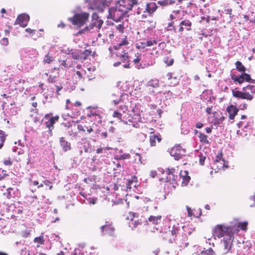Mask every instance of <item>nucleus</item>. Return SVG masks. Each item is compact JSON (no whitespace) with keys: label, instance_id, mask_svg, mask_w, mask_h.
I'll use <instances>...</instances> for the list:
<instances>
[{"label":"nucleus","instance_id":"obj_1","mask_svg":"<svg viewBox=\"0 0 255 255\" xmlns=\"http://www.w3.org/2000/svg\"><path fill=\"white\" fill-rule=\"evenodd\" d=\"M239 231V229H234L232 226L218 225L215 227L213 235L215 238L217 237L219 239L224 237V239H227L228 238H232L234 237L233 233L235 232L238 233Z\"/></svg>","mask_w":255,"mask_h":255},{"label":"nucleus","instance_id":"obj_2","mask_svg":"<svg viewBox=\"0 0 255 255\" xmlns=\"http://www.w3.org/2000/svg\"><path fill=\"white\" fill-rule=\"evenodd\" d=\"M242 91L233 90L232 94L234 97L241 99L252 100L254 98L253 94L255 93V86L248 85L242 89Z\"/></svg>","mask_w":255,"mask_h":255},{"label":"nucleus","instance_id":"obj_3","mask_svg":"<svg viewBox=\"0 0 255 255\" xmlns=\"http://www.w3.org/2000/svg\"><path fill=\"white\" fill-rule=\"evenodd\" d=\"M109 16L108 18H111L116 22H118L123 19L125 14L127 13L125 11H123L121 7H118V5L115 7L111 8L109 9Z\"/></svg>","mask_w":255,"mask_h":255},{"label":"nucleus","instance_id":"obj_4","mask_svg":"<svg viewBox=\"0 0 255 255\" xmlns=\"http://www.w3.org/2000/svg\"><path fill=\"white\" fill-rule=\"evenodd\" d=\"M102 112L97 107H88L86 108L87 117L93 119L95 122L99 124L102 123Z\"/></svg>","mask_w":255,"mask_h":255},{"label":"nucleus","instance_id":"obj_5","mask_svg":"<svg viewBox=\"0 0 255 255\" xmlns=\"http://www.w3.org/2000/svg\"><path fill=\"white\" fill-rule=\"evenodd\" d=\"M195 235V231L194 229L189 228L188 226H183V230L182 232L179 242L181 244H185L187 247L189 243L186 242L188 240H191Z\"/></svg>","mask_w":255,"mask_h":255},{"label":"nucleus","instance_id":"obj_6","mask_svg":"<svg viewBox=\"0 0 255 255\" xmlns=\"http://www.w3.org/2000/svg\"><path fill=\"white\" fill-rule=\"evenodd\" d=\"M89 17L88 13L84 12L75 14L73 17L68 18V20L74 25L81 27L88 20Z\"/></svg>","mask_w":255,"mask_h":255},{"label":"nucleus","instance_id":"obj_7","mask_svg":"<svg viewBox=\"0 0 255 255\" xmlns=\"http://www.w3.org/2000/svg\"><path fill=\"white\" fill-rule=\"evenodd\" d=\"M170 155L174 157L175 159L179 160L183 156L185 155L186 149L183 148L180 144H175L169 150Z\"/></svg>","mask_w":255,"mask_h":255},{"label":"nucleus","instance_id":"obj_8","mask_svg":"<svg viewBox=\"0 0 255 255\" xmlns=\"http://www.w3.org/2000/svg\"><path fill=\"white\" fill-rule=\"evenodd\" d=\"M52 115V113L47 114L44 116L45 120L44 125L48 128L50 133H51L52 130L54 128V125L59 120V116L50 117Z\"/></svg>","mask_w":255,"mask_h":255},{"label":"nucleus","instance_id":"obj_9","mask_svg":"<svg viewBox=\"0 0 255 255\" xmlns=\"http://www.w3.org/2000/svg\"><path fill=\"white\" fill-rule=\"evenodd\" d=\"M137 0H119L117 4L118 7H121L123 9V11L127 13L133 5L137 4Z\"/></svg>","mask_w":255,"mask_h":255},{"label":"nucleus","instance_id":"obj_10","mask_svg":"<svg viewBox=\"0 0 255 255\" xmlns=\"http://www.w3.org/2000/svg\"><path fill=\"white\" fill-rule=\"evenodd\" d=\"M119 109L120 110H123V114L118 111H115L113 114V117L114 118H117L119 122H123L124 123H127L126 119L127 113L125 111V110L126 111L128 110L127 106L122 105L119 107Z\"/></svg>","mask_w":255,"mask_h":255},{"label":"nucleus","instance_id":"obj_11","mask_svg":"<svg viewBox=\"0 0 255 255\" xmlns=\"http://www.w3.org/2000/svg\"><path fill=\"white\" fill-rule=\"evenodd\" d=\"M175 169L173 168H168L166 170V177L165 179L162 178V180L165 179V181L166 182H169L170 183H174L176 181V179L178 177L177 175L175 174Z\"/></svg>","mask_w":255,"mask_h":255},{"label":"nucleus","instance_id":"obj_12","mask_svg":"<svg viewBox=\"0 0 255 255\" xmlns=\"http://www.w3.org/2000/svg\"><path fill=\"white\" fill-rule=\"evenodd\" d=\"M127 121L129 122V125H131L133 127L137 128L139 127L138 123L140 121L141 117L140 115L134 114L132 116L127 114Z\"/></svg>","mask_w":255,"mask_h":255},{"label":"nucleus","instance_id":"obj_13","mask_svg":"<svg viewBox=\"0 0 255 255\" xmlns=\"http://www.w3.org/2000/svg\"><path fill=\"white\" fill-rule=\"evenodd\" d=\"M169 231L171 232V234L175 236L177 238V240L179 241L183 230V226L180 227L178 223H175L172 225L171 228L170 226H169Z\"/></svg>","mask_w":255,"mask_h":255},{"label":"nucleus","instance_id":"obj_14","mask_svg":"<svg viewBox=\"0 0 255 255\" xmlns=\"http://www.w3.org/2000/svg\"><path fill=\"white\" fill-rule=\"evenodd\" d=\"M214 165L216 166L218 170L225 169V168L228 167L225 160L222 158V154L221 153L216 156Z\"/></svg>","mask_w":255,"mask_h":255},{"label":"nucleus","instance_id":"obj_15","mask_svg":"<svg viewBox=\"0 0 255 255\" xmlns=\"http://www.w3.org/2000/svg\"><path fill=\"white\" fill-rule=\"evenodd\" d=\"M162 216L161 215L150 216L147 220L145 221V225L147 226L154 225L156 226L161 223Z\"/></svg>","mask_w":255,"mask_h":255},{"label":"nucleus","instance_id":"obj_16","mask_svg":"<svg viewBox=\"0 0 255 255\" xmlns=\"http://www.w3.org/2000/svg\"><path fill=\"white\" fill-rule=\"evenodd\" d=\"M242 121H240L237 126L239 128H247L251 126L253 123V120L251 118L248 119L246 115H242L241 116Z\"/></svg>","mask_w":255,"mask_h":255},{"label":"nucleus","instance_id":"obj_17","mask_svg":"<svg viewBox=\"0 0 255 255\" xmlns=\"http://www.w3.org/2000/svg\"><path fill=\"white\" fill-rule=\"evenodd\" d=\"M102 231L104 235L110 236L115 235V229L111 224H106L101 227Z\"/></svg>","mask_w":255,"mask_h":255},{"label":"nucleus","instance_id":"obj_18","mask_svg":"<svg viewBox=\"0 0 255 255\" xmlns=\"http://www.w3.org/2000/svg\"><path fill=\"white\" fill-rule=\"evenodd\" d=\"M226 111L229 114V119L234 121L235 116L239 111V109L236 106L230 105L227 107Z\"/></svg>","mask_w":255,"mask_h":255},{"label":"nucleus","instance_id":"obj_19","mask_svg":"<svg viewBox=\"0 0 255 255\" xmlns=\"http://www.w3.org/2000/svg\"><path fill=\"white\" fill-rule=\"evenodd\" d=\"M29 20V16L26 14H21L18 16L16 19V22L22 27L27 26L28 22Z\"/></svg>","mask_w":255,"mask_h":255},{"label":"nucleus","instance_id":"obj_20","mask_svg":"<svg viewBox=\"0 0 255 255\" xmlns=\"http://www.w3.org/2000/svg\"><path fill=\"white\" fill-rule=\"evenodd\" d=\"M179 177L182 179V185L186 186L188 185L191 177L189 175V172L187 170H181L179 173Z\"/></svg>","mask_w":255,"mask_h":255},{"label":"nucleus","instance_id":"obj_21","mask_svg":"<svg viewBox=\"0 0 255 255\" xmlns=\"http://www.w3.org/2000/svg\"><path fill=\"white\" fill-rule=\"evenodd\" d=\"M78 129L80 131H82L85 133V135L87 134H90L91 132L93 131V128L90 126L87 125L85 123H81L78 125Z\"/></svg>","mask_w":255,"mask_h":255},{"label":"nucleus","instance_id":"obj_22","mask_svg":"<svg viewBox=\"0 0 255 255\" xmlns=\"http://www.w3.org/2000/svg\"><path fill=\"white\" fill-rule=\"evenodd\" d=\"M234 238V237H232V238H228L227 239H224L223 246L224 254H227L231 251Z\"/></svg>","mask_w":255,"mask_h":255},{"label":"nucleus","instance_id":"obj_23","mask_svg":"<svg viewBox=\"0 0 255 255\" xmlns=\"http://www.w3.org/2000/svg\"><path fill=\"white\" fill-rule=\"evenodd\" d=\"M100 130L99 129H94L93 131L90 134H87L85 139L91 140L92 141L96 142L98 140V137L100 136Z\"/></svg>","mask_w":255,"mask_h":255},{"label":"nucleus","instance_id":"obj_24","mask_svg":"<svg viewBox=\"0 0 255 255\" xmlns=\"http://www.w3.org/2000/svg\"><path fill=\"white\" fill-rule=\"evenodd\" d=\"M180 26L179 32H182L184 30L183 26L187 30L189 31L191 29L192 22L189 20L185 19L180 23Z\"/></svg>","mask_w":255,"mask_h":255},{"label":"nucleus","instance_id":"obj_25","mask_svg":"<svg viewBox=\"0 0 255 255\" xmlns=\"http://www.w3.org/2000/svg\"><path fill=\"white\" fill-rule=\"evenodd\" d=\"M244 76V75H243V73H242L239 75L233 74L231 75V79L234 81L235 83L242 84L245 81Z\"/></svg>","mask_w":255,"mask_h":255},{"label":"nucleus","instance_id":"obj_26","mask_svg":"<svg viewBox=\"0 0 255 255\" xmlns=\"http://www.w3.org/2000/svg\"><path fill=\"white\" fill-rule=\"evenodd\" d=\"M157 8L156 3L154 2H151L147 3L146 10L149 13H152L156 10Z\"/></svg>","mask_w":255,"mask_h":255},{"label":"nucleus","instance_id":"obj_27","mask_svg":"<svg viewBox=\"0 0 255 255\" xmlns=\"http://www.w3.org/2000/svg\"><path fill=\"white\" fill-rule=\"evenodd\" d=\"M159 86V81L158 79H151L147 84V87L150 89V88H158Z\"/></svg>","mask_w":255,"mask_h":255},{"label":"nucleus","instance_id":"obj_28","mask_svg":"<svg viewBox=\"0 0 255 255\" xmlns=\"http://www.w3.org/2000/svg\"><path fill=\"white\" fill-rule=\"evenodd\" d=\"M33 242L37 244L36 247L39 248L41 245L44 244L45 240L43 236L41 235L39 237H35L33 240Z\"/></svg>","mask_w":255,"mask_h":255},{"label":"nucleus","instance_id":"obj_29","mask_svg":"<svg viewBox=\"0 0 255 255\" xmlns=\"http://www.w3.org/2000/svg\"><path fill=\"white\" fill-rule=\"evenodd\" d=\"M137 183V178L135 176L132 177L131 179H129L128 181V183L126 185L127 189H131V186L136 187Z\"/></svg>","mask_w":255,"mask_h":255},{"label":"nucleus","instance_id":"obj_30","mask_svg":"<svg viewBox=\"0 0 255 255\" xmlns=\"http://www.w3.org/2000/svg\"><path fill=\"white\" fill-rule=\"evenodd\" d=\"M161 141V137L159 134L156 135H151L150 136V143H156V142H160Z\"/></svg>","mask_w":255,"mask_h":255},{"label":"nucleus","instance_id":"obj_31","mask_svg":"<svg viewBox=\"0 0 255 255\" xmlns=\"http://www.w3.org/2000/svg\"><path fill=\"white\" fill-rule=\"evenodd\" d=\"M235 64L237 70L239 72L244 73L246 71V68L242 64L241 62L237 61Z\"/></svg>","mask_w":255,"mask_h":255},{"label":"nucleus","instance_id":"obj_32","mask_svg":"<svg viewBox=\"0 0 255 255\" xmlns=\"http://www.w3.org/2000/svg\"><path fill=\"white\" fill-rule=\"evenodd\" d=\"M145 219L142 216L140 217V218H138L137 220H134L132 221V224L134 225V227H137L139 225H141L143 223H145Z\"/></svg>","mask_w":255,"mask_h":255},{"label":"nucleus","instance_id":"obj_33","mask_svg":"<svg viewBox=\"0 0 255 255\" xmlns=\"http://www.w3.org/2000/svg\"><path fill=\"white\" fill-rule=\"evenodd\" d=\"M198 255H216L215 253L211 248L202 251Z\"/></svg>","mask_w":255,"mask_h":255},{"label":"nucleus","instance_id":"obj_34","mask_svg":"<svg viewBox=\"0 0 255 255\" xmlns=\"http://www.w3.org/2000/svg\"><path fill=\"white\" fill-rule=\"evenodd\" d=\"M248 223L247 222H240L238 224V228L246 231L247 230Z\"/></svg>","mask_w":255,"mask_h":255},{"label":"nucleus","instance_id":"obj_35","mask_svg":"<svg viewBox=\"0 0 255 255\" xmlns=\"http://www.w3.org/2000/svg\"><path fill=\"white\" fill-rule=\"evenodd\" d=\"M54 60V59L52 56L49 55V54H47L44 58L43 62L44 63L49 64L53 62Z\"/></svg>","mask_w":255,"mask_h":255},{"label":"nucleus","instance_id":"obj_36","mask_svg":"<svg viewBox=\"0 0 255 255\" xmlns=\"http://www.w3.org/2000/svg\"><path fill=\"white\" fill-rule=\"evenodd\" d=\"M164 62L168 66L173 65L174 59L173 58H169L168 56L165 57L164 58Z\"/></svg>","mask_w":255,"mask_h":255},{"label":"nucleus","instance_id":"obj_37","mask_svg":"<svg viewBox=\"0 0 255 255\" xmlns=\"http://www.w3.org/2000/svg\"><path fill=\"white\" fill-rule=\"evenodd\" d=\"M186 209H187V212H188V217H192V216H193V217H198V216H196L194 213H193V210L189 207H188V206H186ZM201 212L200 211V213H199V216H201Z\"/></svg>","mask_w":255,"mask_h":255},{"label":"nucleus","instance_id":"obj_38","mask_svg":"<svg viewBox=\"0 0 255 255\" xmlns=\"http://www.w3.org/2000/svg\"><path fill=\"white\" fill-rule=\"evenodd\" d=\"M225 117L222 115L220 118H217L215 119V123L216 124L218 125L222 124L225 120Z\"/></svg>","mask_w":255,"mask_h":255},{"label":"nucleus","instance_id":"obj_39","mask_svg":"<svg viewBox=\"0 0 255 255\" xmlns=\"http://www.w3.org/2000/svg\"><path fill=\"white\" fill-rule=\"evenodd\" d=\"M137 49H144L146 47V42H138L135 44Z\"/></svg>","mask_w":255,"mask_h":255},{"label":"nucleus","instance_id":"obj_40","mask_svg":"<svg viewBox=\"0 0 255 255\" xmlns=\"http://www.w3.org/2000/svg\"><path fill=\"white\" fill-rule=\"evenodd\" d=\"M199 137L201 142H203L207 143L209 142L208 140H207V136L204 133H200Z\"/></svg>","mask_w":255,"mask_h":255},{"label":"nucleus","instance_id":"obj_41","mask_svg":"<svg viewBox=\"0 0 255 255\" xmlns=\"http://www.w3.org/2000/svg\"><path fill=\"white\" fill-rule=\"evenodd\" d=\"M121 58L123 62H125L126 61L129 62V56L127 52H125L123 54H122Z\"/></svg>","mask_w":255,"mask_h":255},{"label":"nucleus","instance_id":"obj_42","mask_svg":"<svg viewBox=\"0 0 255 255\" xmlns=\"http://www.w3.org/2000/svg\"><path fill=\"white\" fill-rule=\"evenodd\" d=\"M140 61V58L139 56H137L136 58L133 60V62L135 64H136L135 67L139 69L140 67L141 66V64L139 63Z\"/></svg>","mask_w":255,"mask_h":255},{"label":"nucleus","instance_id":"obj_43","mask_svg":"<svg viewBox=\"0 0 255 255\" xmlns=\"http://www.w3.org/2000/svg\"><path fill=\"white\" fill-rule=\"evenodd\" d=\"M12 191H13V189L11 188H9L7 189L6 192L3 193V195H5L7 198L10 199L12 197Z\"/></svg>","mask_w":255,"mask_h":255},{"label":"nucleus","instance_id":"obj_44","mask_svg":"<svg viewBox=\"0 0 255 255\" xmlns=\"http://www.w3.org/2000/svg\"><path fill=\"white\" fill-rule=\"evenodd\" d=\"M57 77H58V76H57L56 75H50L49 76V77L48 79V81L49 83H54L56 82V79L57 78Z\"/></svg>","mask_w":255,"mask_h":255},{"label":"nucleus","instance_id":"obj_45","mask_svg":"<svg viewBox=\"0 0 255 255\" xmlns=\"http://www.w3.org/2000/svg\"><path fill=\"white\" fill-rule=\"evenodd\" d=\"M75 72L76 74L78 76L79 79L80 80L83 78V73L85 74L86 71L83 69H81V70L76 71Z\"/></svg>","mask_w":255,"mask_h":255},{"label":"nucleus","instance_id":"obj_46","mask_svg":"<svg viewBox=\"0 0 255 255\" xmlns=\"http://www.w3.org/2000/svg\"><path fill=\"white\" fill-rule=\"evenodd\" d=\"M99 135H100V136H99V137H98V140L105 139V138L110 136L109 135H108L107 132H100Z\"/></svg>","mask_w":255,"mask_h":255},{"label":"nucleus","instance_id":"obj_47","mask_svg":"<svg viewBox=\"0 0 255 255\" xmlns=\"http://www.w3.org/2000/svg\"><path fill=\"white\" fill-rule=\"evenodd\" d=\"M130 155L128 154H124L123 155H120V156L117 155L116 156V158L121 160V159H128L129 158Z\"/></svg>","mask_w":255,"mask_h":255},{"label":"nucleus","instance_id":"obj_48","mask_svg":"<svg viewBox=\"0 0 255 255\" xmlns=\"http://www.w3.org/2000/svg\"><path fill=\"white\" fill-rule=\"evenodd\" d=\"M199 164L201 165H203L204 164L205 160H206V158L205 156H203L201 153H200V154L199 155Z\"/></svg>","mask_w":255,"mask_h":255},{"label":"nucleus","instance_id":"obj_49","mask_svg":"<svg viewBox=\"0 0 255 255\" xmlns=\"http://www.w3.org/2000/svg\"><path fill=\"white\" fill-rule=\"evenodd\" d=\"M180 13V11L178 10H174L172 13L170 14V17L171 20L175 19L176 18L178 14Z\"/></svg>","mask_w":255,"mask_h":255},{"label":"nucleus","instance_id":"obj_50","mask_svg":"<svg viewBox=\"0 0 255 255\" xmlns=\"http://www.w3.org/2000/svg\"><path fill=\"white\" fill-rule=\"evenodd\" d=\"M67 59L63 60H59L60 65L63 66L65 68H68L69 67L70 65L67 62Z\"/></svg>","mask_w":255,"mask_h":255},{"label":"nucleus","instance_id":"obj_51","mask_svg":"<svg viewBox=\"0 0 255 255\" xmlns=\"http://www.w3.org/2000/svg\"><path fill=\"white\" fill-rule=\"evenodd\" d=\"M6 138V135L4 134V133L0 130V142L1 143H3Z\"/></svg>","mask_w":255,"mask_h":255},{"label":"nucleus","instance_id":"obj_52","mask_svg":"<svg viewBox=\"0 0 255 255\" xmlns=\"http://www.w3.org/2000/svg\"><path fill=\"white\" fill-rule=\"evenodd\" d=\"M25 31L29 34L30 37H33L36 33V30L32 29L30 28L25 29Z\"/></svg>","mask_w":255,"mask_h":255},{"label":"nucleus","instance_id":"obj_53","mask_svg":"<svg viewBox=\"0 0 255 255\" xmlns=\"http://www.w3.org/2000/svg\"><path fill=\"white\" fill-rule=\"evenodd\" d=\"M116 28L120 32L123 33L125 29V26L123 24H119L116 26Z\"/></svg>","mask_w":255,"mask_h":255},{"label":"nucleus","instance_id":"obj_54","mask_svg":"<svg viewBox=\"0 0 255 255\" xmlns=\"http://www.w3.org/2000/svg\"><path fill=\"white\" fill-rule=\"evenodd\" d=\"M92 53V51L90 49H86L83 52V54L84 55V59H86L87 57L90 55Z\"/></svg>","mask_w":255,"mask_h":255},{"label":"nucleus","instance_id":"obj_55","mask_svg":"<svg viewBox=\"0 0 255 255\" xmlns=\"http://www.w3.org/2000/svg\"><path fill=\"white\" fill-rule=\"evenodd\" d=\"M157 41L155 40H150L146 41V46H151L154 44H156Z\"/></svg>","mask_w":255,"mask_h":255},{"label":"nucleus","instance_id":"obj_56","mask_svg":"<svg viewBox=\"0 0 255 255\" xmlns=\"http://www.w3.org/2000/svg\"><path fill=\"white\" fill-rule=\"evenodd\" d=\"M3 163L5 165L10 166L12 164L13 161L10 158H9L7 159L4 160Z\"/></svg>","mask_w":255,"mask_h":255},{"label":"nucleus","instance_id":"obj_57","mask_svg":"<svg viewBox=\"0 0 255 255\" xmlns=\"http://www.w3.org/2000/svg\"><path fill=\"white\" fill-rule=\"evenodd\" d=\"M243 75H244V78L245 81L247 82H250V81L251 80V77L250 75L249 74L245 73V72L243 73Z\"/></svg>","mask_w":255,"mask_h":255},{"label":"nucleus","instance_id":"obj_58","mask_svg":"<svg viewBox=\"0 0 255 255\" xmlns=\"http://www.w3.org/2000/svg\"><path fill=\"white\" fill-rule=\"evenodd\" d=\"M89 253L91 255H97L99 254V252L95 249V248L91 247Z\"/></svg>","mask_w":255,"mask_h":255},{"label":"nucleus","instance_id":"obj_59","mask_svg":"<svg viewBox=\"0 0 255 255\" xmlns=\"http://www.w3.org/2000/svg\"><path fill=\"white\" fill-rule=\"evenodd\" d=\"M43 182L45 185L48 186L49 187V189L50 190H51L53 188V185H52L51 182L49 180H46L43 181Z\"/></svg>","mask_w":255,"mask_h":255},{"label":"nucleus","instance_id":"obj_60","mask_svg":"<svg viewBox=\"0 0 255 255\" xmlns=\"http://www.w3.org/2000/svg\"><path fill=\"white\" fill-rule=\"evenodd\" d=\"M1 43L3 45L7 46L9 43L8 38H3L1 40Z\"/></svg>","mask_w":255,"mask_h":255},{"label":"nucleus","instance_id":"obj_61","mask_svg":"<svg viewBox=\"0 0 255 255\" xmlns=\"http://www.w3.org/2000/svg\"><path fill=\"white\" fill-rule=\"evenodd\" d=\"M130 215L131 217V221H133L134 219L135 218H139V215H138V214H137L136 213L130 212Z\"/></svg>","mask_w":255,"mask_h":255},{"label":"nucleus","instance_id":"obj_62","mask_svg":"<svg viewBox=\"0 0 255 255\" xmlns=\"http://www.w3.org/2000/svg\"><path fill=\"white\" fill-rule=\"evenodd\" d=\"M56 88V93L58 95H59V92L63 88V86L61 84L59 83L58 85H56L55 86Z\"/></svg>","mask_w":255,"mask_h":255},{"label":"nucleus","instance_id":"obj_63","mask_svg":"<svg viewBox=\"0 0 255 255\" xmlns=\"http://www.w3.org/2000/svg\"><path fill=\"white\" fill-rule=\"evenodd\" d=\"M89 204L94 205L97 203V198H90L89 199Z\"/></svg>","mask_w":255,"mask_h":255},{"label":"nucleus","instance_id":"obj_64","mask_svg":"<svg viewBox=\"0 0 255 255\" xmlns=\"http://www.w3.org/2000/svg\"><path fill=\"white\" fill-rule=\"evenodd\" d=\"M128 44V41L125 38L124 39H123L121 42L119 44V45L120 46L127 45Z\"/></svg>","mask_w":255,"mask_h":255}]
</instances>
